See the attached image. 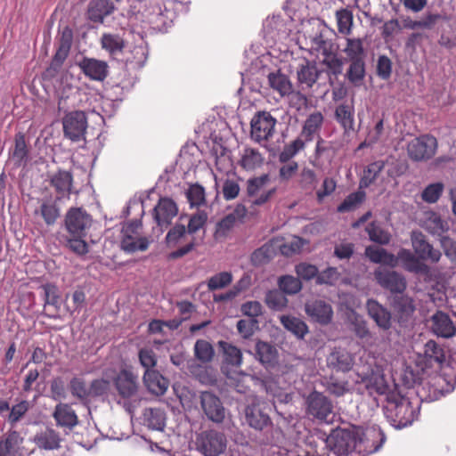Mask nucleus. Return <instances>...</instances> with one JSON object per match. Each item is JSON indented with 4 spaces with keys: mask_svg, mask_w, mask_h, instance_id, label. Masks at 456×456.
Masks as SVG:
<instances>
[{
    "mask_svg": "<svg viewBox=\"0 0 456 456\" xmlns=\"http://www.w3.org/2000/svg\"><path fill=\"white\" fill-rule=\"evenodd\" d=\"M338 30L344 35H349L353 26V12L348 8H343L336 12Z\"/></svg>",
    "mask_w": 456,
    "mask_h": 456,
    "instance_id": "nucleus-54",
    "label": "nucleus"
},
{
    "mask_svg": "<svg viewBox=\"0 0 456 456\" xmlns=\"http://www.w3.org/2000/svg\"><path fill=\"white\" fill-rule=\"evenodd\" d=\"M343 53L346 54L347 61H365L367 53L364 48V39L360 37H346Z\"/></svg>",
    "mask_w": 456,
    "mask_h": 456,
    "instance_id": "nucleus-40",
    "label": "nucleus"
},
{
    "mask_svg": "<svg viewBox=\"0 0 456 456\" xmlns=\"http://www.w3.org/2000/svg\"><path fill=\"white\" fill-rule=\"evenodd\" d=\"M365 255L370 262L375 264H383L392 268L397 266V258L392 253L382 248L369 246L365 249Z\"/></svg>",
    "mask_w": 456,
    "mask_h": 456,
    "instance_id": "nucleus-39",
    "label": "nucleus"
},
{
    "mask_svg": "<svg viewBox=\"0 0 456 456\" xmlns=\"http://www.w3.org/2000/svg\"><path fill=\"white\" fill-rule=\"evenodd\" d=\"M53 417L57 426L72 429L78 423L76 411L68 403H58L53 411Z\"/></svg>",
    "mask_w": 456,
    "mask_h": 456,
    "instance_id": "nucleus-31",
    "label": "nucleus"
},
{
    "mask_svg": "<svg viewBox=\"0 0 456 456\" xmlns=\"http://www.w3.org/2000/svg\"><path fill=\"white\" fill-rule=\"evenodd\" d=\"M101 45L110 57L118 59L122 54L126 43L119 34L104 33L101 37Z\"/></svg>",
    "mask_w": 456,
    "mask_h": 456,
    "instance_id": "nucleus-35",
    "label": "nucleus"
},
{
    "mask_svg": "<svg viewBox=\"0 0 456 456\" xmlns=\"http://www.w3.org/2000/svg\"><path fill=\"white\" fill-rule=\"evenodd\" d=\"M278 285L280 290L284 294L295 295L302 289V283L300 280L292 275H283L279 278Z\"/></svg>",
    "mask_w": 456,
    "mask_h": 456,
    "instance_id": "nucleus-55",
    "label": "nucleus"
},
{
    "mask_svg": "<svg viewBox=\"0 0 456 456\" xmlns=\"http://www.w3.org/2000/svg\"><path fill=\"white\" fill-rule=\"evenodd\" d=\"M167 415L161 408H146L142 413L143 425L156 431H163L166 427Z\"/></svg>",
    "mask_w": 456,
    "mask_h": 456,
    "instance_id": "nucleus-34",
    "label": "nucleus"
},
{
    "mask_svg": "<svg viewBox=\"0 0 456 456\" xmlns=\"http://www.w3.org/2000/svg\"><path fill=\"white\" fill-rule=\"evenodd\" d=\"M309 44L312 51L322 56L338 49V45L335 43L331 33L325 28L310 36Z\"/></svg>",
    "mask_w": 456,
    "mask_h": 456,
    "instance_id": "nucleus-23",
    "label": "nucleus"
},
{
    "mask_svg": "<svg viewBox=\"0 0 456 456\" xmlns=\"http://www.w3.org/2000/svg\"><path fill=\"white\" fill-rule=\"evenodd\" d=\"M255 350L256 359L266 368L273 366L277 362L278 351L270 343L257 341Z\"/></svg>",
    "mask_w": 456,
    "mask_h": 456,
    "instance_id": "nucleus-38",
    "label": "nucleus"
},
{
    "mask_svg": "<svg viewBox=\"0 0 456 456\" xmlns=\"http://www.w3.org/2000/svg\"><path fill=\"white\" fill-rule=\"evenodd\" d=\"M4 444V450L9 453V456H20V445L23 442V437L16 430H9L4 439L0 440Z\"/></svg>",
    "mask_w": 456,
    "mask_h": 456,
    "instance_id": "nucleus-47",
    "label": "nucleus"
},
{
    "mask_svg": "<svg viewBox=\"0 0 456 456\" xmlns=\"http://www.w3.org/2000/svg\"><path fill=\"white\" fill-rule=\"evenodd\" d=\"M366 199V193L363 189L348 194L345 200L338 206L337 210L339 213L351 212L356 209Z\"/></svg>",
    "mask_w": 456,
    "mask_h": 456,
    "instance_id": "nucleus-45",
    "label": "nucleus"
},
{
    "mask_svg": "<svg viewBox=\"0 0 456 456\" xmlns=\"http://www.w3.org/2000/svg\"><path fill=\"white\" fill-rule=\"evenodd\" d=\"M177 213L178 208L173 200L161 198L153 208V218L158 226L161 228L167 227Z\"/></svg>",
    "mask_w": 456,
    "mask_h": 456,
    "instance_id": "nucleus-21",
    "label": "nucleus"
},
{
    "mask_svg": "<svg viewBox=\"0 0 456 456\" xmlns=\"http://www.w3.org/2000/svg\"><path fill=\"white\" fill-rule=\"evenodd\" d=\"M263 154L255 148L246 147L243 149L239 160V165L247 171H254L264 165Z\"/></svg>",
    "mask_w": 456,
    "mask_h": 456,
    "instance_id": "nucleus-36",
    "label": "nucleus"
},
{
    "mask_svg": "<svg viewBox=\"0 0 456 456\" xmlns=\"http://www.w3.org/2000/svg\"><path fill=\"white\" fill-rule=\"evenodd\" d=\"M411 240L414 252L419 259L432 263H436L440 260L442 256L440 250L434 248V247L427 241L423 233L420 232H412Z\"/></svg>",
    "mask_w": 456,
    "mask_h": 456,
    "instance_id": "nucleus-18",
    "label": "nucleus"
},
{
    "mask_svg": "<svg viewBox=\"0 0 456 456\" xmlns=\"http://www.w3.org/2000/svg\"><path fill=\"white\" fill-rule=\"evenodd\" d=\"M244 412L245 420L250 428L260 431L271 428V418L264 411L260 403L254 401L248 404L244 410Z\"/></svg>",
    "mask_w": 456,
    "mask_h": 456,
    "instance_id": "nucleus-17",
    "label": "nucleus"
},
{
    "mask_svg": "<svg viewBox=\"0 0 456 456\" xmlns=\"http://www.w3.org/2000/svg\"><path fill=\"white\" fill-rule=\"evenodd\" d=\"M280 321L282 326L298 339H304L305 336L309 331L306 323L297 317L281 315Z\"/></svg>",
    "mask_w": 456,
    "mask_h": 456,
    "instance_id": "nucleus-42",
    "label": "nucleus"
},
{
    "mask_svg": "<svg viewBox=\"0 0 456 456\" xmlns=\"http://www.w3.org/2000/svg\"><path fill=\"white\" fill-rule=\"evenodd\" d=\"M58 201H44L40 206V214L47 225L55 224L60 216V209L57 207Z\"/></svg>",
    "mask_w": 456,
    "mask_h": 456,
    "instance_id": "nucleus-56",
    "label": "nucleus"
},
{
    "mask_svg": "<svg viewBox=\"0 0 456 456\" xmlns=\"http://www.w3.org/2000/svg\"><path fill=\"white\" fill-rule=\"evenodd\" d=\"M187 233L188 232L184 224H175L166 235L167 247H175L185 239Z\"/></svg>",
    "mask_w": 456,
    "mask_h": 456,
    "instance_id": "nucleus-60",
    "label": "nucleus"
},
{
    "mask_svg": "<svg viewBox=\"0 0 456 456\" xmlns=\"http://www.w3.org/2000/svg\"><path fill=\"white\" fill-rule=\"evenodd\" d=\"M334 118L343 128L345 135H350L352 133L356 132L354 126V107L353 104H338L335 109Z\"/></svg>",
    "mask_w": 456,
    "mask_h": 456,
    "instance_id": "nucleus-29",
    "label": "nucleus"
},
{
    "mask_svg": "<svg viewBox=\"0 0 456 456\" xmlns=\"http://www.w3.org/2000/svg\"><path fill=\"white\" fill-rule=\"evenodd\" d=\"M298 184L305 191H314L318 184V178L314 169L304 167L299 175Z\"/></svg>",
    "mask_w": 456,
    "mask_h": 456,
    "instance_id": "nucleus-53",
    "label": "nucleus"
},
{
    "mask_svg": "<svg viewBox=\"0 0 456 456\" xmlns=\"http://www.w3.org/2000/svg\"><path fill=\"white\" fill-rule=\"evenodd\" d=\"M431 331L437 337L451 338L456 336V325L450 315L443 311L437 310L430 318Z\"/></svg>",
    "mask_w": 456,
    "mask_h": 456,
    "instance_id": "nucleus-19",
    "label": "nucleus"
},
{
    "mask_svg": "<svg viewBox=\"0 0 456 456\" xmlns=\"http://www.w3.org/2000/svg\"><path fill=\"white\" fill-rule=\"evenodd\" d=\"M112 382L121 399L128 401L138 397L139 379L130 367L121 368Z\"/></svg>",
    "mask_w": 456,
    "mask_h": 456,
    "instance_id": "nucleus-6",
    "label": "nucleus"
},
{
    "mask_svg": "<svg viewBox=\"0 0 456 456\" xmlns=\"http://www.w3.org/2000/svg\"><path fill=\"white\" fill-rule=\"evenodd\" d=\"M30 441L40 450L54 451L61 448V438L59 432L47 426L38 430Z\"/></svg>",
    "mask_w": 456,
    "mask_h": 456,
    "instance_id": "nucleus-22",
    "label": "nucleus"
},
{
    "mask_svg": "<svg viewBox=\"0 0 456 456\" xmlns=\"http://www.w3.org/2000/svg\"><path fill=\"white\" fill-rule=\"evenodd\" d=\"M270 180V175L264 174L247 181V195L251 205L263 206L274 196L276 187H268Z\"/></svg>",
    "mask_w": 456,
    "mask_h": 456,
    "instance_id": "nucleus-4",
    "label": "nucleus"
},
{
    "mask_svg": "<svg viewBox=\"0 0 456 456\" xmlns=\"http://www.w3.org/2000/svg\"><path fill=\"white\" fill-rule=\"evenodd\" d=\"M306 314L315 322L329 324L333 317V309L329 302L321 298L308 300L305 305Z\"/></svg>",
    "mask_w": 456,
    "mask_h": 456,
    "instance_id": "nucleus-14",
    "label": "nucleus"
},
{
    "mask_svg": "<svg viewBox=\"0 0 456 456\" xmlns=\"http://www.w3.org/2000/svg\"><path fill=\"white\" fill-rule=\"evenodd\" d=\"M149 245L150 241L146 237L124 235L121 239V248L126 253L144 251Z\"/></svg>",
    "mask_w": 456,
    "mask_h": 456,
    "instance_id": "nucleus-46",
    "label": "nucleus"
},
{
    "mask_svg": "<svg viewBox=\"0 0 456 456\" xmlns=\"http://www.w3.org/2000/svg\"><path fill=\"white\" fill-rule=\"evenodd\" d=\"M92 222L91 216L82 208H71L65 216V226L71 236L86 237Z\"/></svg>",
    "mask_w": 456,
    "mask_h": 456,
    "instance_id": "nucleus-12",
    "label": "nucleus"
},
{
    "mask_svg": "<svg viewBox=\"0 0 456 456\" xmlns=\"http://www.w3.org/2000/svg\"><path fill=\"white\" fill-rule=\"evenodd\" d=\"M31 404L27 400H21L18 403L10 408V412L7 417V421L12 427L15 426L28 411Z\"/></svg>",
    "mask_w": 456,
    "mask_h": 456,
    "instance_id": "nucleus-59",
    "label": "nucleus"
},
{
    "mask_svg": "<svg viewBox=\"0 0 456 456\" xmlns=\"http://www.w3.org/2000/svg\"><path fill=\"white\" fill-rule=\"evenodd\" d=\"M454 385L451 384L445 378L436 375L425 383L421 391H418L428 401H436L446 394L453 391Z\"/></svg>",
    "mask_w": 456,
    "mask_h": 456,
    "instance_id": "nucleus-15",
    "label": "nucleus"
},
{
    "mask_svg": "<svg viewBox=\"0 0 456 456\" xmlns=\"http://www.w3.org/2000/svg\"><path fill=\"white\" fill-rule=\"evenodd\" d=\"M384 168V163L381 161H375L367 166L363 170V175L360 180V189L368 188L377 179Z\"/></svg>",
    "mask_w": 456,
    "mask_h": 456,
    "instance_id": "nucleus-50",
    "label": "nucleus"
},
{
    "mask_svg": "<svg viewBox=\"0 0 456 456\" xmlns=\"http://www.w3.org/2000/svg\"><path fill=\"white\" fill-rule=\"evenodd\" d=\"M28 154L25 134L19 132L14 137V146L9 150V160L16 168L25 167L29 160Z\"/></svg>",
    "mask_w": 456,
    "mask_h": 456,
    "instance_id": "nucleus-25",
    "label": "nucleus"
},
{
    "mask_svg": "<svg viewBox=\"0 0 456 456\" xmlns=\"http://www.w3.org/2000/svg\"><path fill=\"white\" fill-rule=\"evenodd\" d=\"M320 76L316 64L303 60L297 68V86L301 90H309L316 83Z\"/></svg>",
    "mask_w": 456,
    "mask_h": 456,
    "instance_id": "nucleus-24",
    "label": "nucleus"
},
{
    "mask_svg": "<svg viewBox=\"0 0 456 456\" xmlns=\"http://www.w3.org/2000/svg\"><path fill=\"white\" fill-rule=\"evenodd\" d=\"M111 383L106 379H95L89 386V397L107 395L110 390Z\"/></svg>",
    "mask_w": 456,
    "mask_h": 456,
    "instance_id": "nucleus-63",
    "label": "nucleus"
},
{
    "mask_svg": "<svg viewBox=\"0 0 456 456\" xmlns=\"http://www.w3.org/2000/svg\"><path fill=\"white\" fill-rule=\"evenodd\" d=\"M200 403L205 418L216 424H222L226 417V409L220 397L212 391L200 394Z\"/></svg>",
    "mask_w": 456,
    "mask_h": 456,
    "instance_id": "nucleus-8",
    "label": "nucleus"
},
{
    "mask_svg": "<svg viewBox=\"0 0 456 456\" xmlns=\"http://www.w3.org/2000/svg\"><path fill=\"white\" fill-rule=\"evenodd\" d=\"M50 184L55 192V201H66L72 192L73 175L66 170H58L50 176Z\"/></svg>",
    "mask_w": 456,
    "mask_h": 456,
    "instance_id": "nucleus-16",
    "label": "nucleus"
},
{
    "mask_svg": "<svg viewBox=\"0 0 456 456\" xmlns=\"http://www.w3.org/2000/svg\"><path fill=\"white\" fill-rule=\"evenodd\" d=\"M186 198L191 208H200L206 203L205 189L199 183L191 184L186 191Z\"/></svg>",
    "mask_w": 456,
    "mask_h": 456,
    "instance_id": "nucleus-57",
    "label": "nucleus"
},
{
    "mask_svg": "<svg viewBox=\"0 0 456 456\" xmlns=\"http://www.w3.org/2000/svg\"><path fill=\"white\" fill-rule=\"evenodd\" d=\"M366 308L369 316L382 330H387L391 327V313L375 299H368Z\"/></svg>",
    "mask_w": 456,
    "mask_h": 456,
    "instance_id": "nucleus-30",
    "label": "nucleus"
},
{
    "mask_svg": "<svg viewBox=\"0 0 456 456\" xmlns=\"http://www.w3.org/2000/svg\"><path fill=\"white\" fill-rule=\"evenodd\" d=\"M348 61L349 66L345 74V78L354 86H362L366 76L365 61L354 60Z\"/></svg>",
    "mask_w": 456,
    "mask_h": 456,
    "instance_id": "nucleus-41",
    "label": "nucleus"
},
{
    "mask_svg": "<svg viewBox=\"0 0 456 456\" xmlns=\"http://www.w3.org/2000/svg\"><path fill=\"white\" fill-rule=\"evenodd\" d=\"M345 323L348 330L361 340L368 341L371 338V333L368 328L366 320L354 309L346 307L344 313Z\"/></svg>",
    "mask_w": 456,
    "mask_h": 456,
    "instance_id": "nucleus-20",
    "label": "nucleus"
},
{
    "mask_svg": "<svg viewBox=\"0 0 456 456\" xmlns=\"http://www.w3.org/2000/svg\"><path fill=\"white\" fill-rule=\"evenodd\" d=\"M69 389L71 395L79 400L83 401L89 398V387L82 378H72L69 381Z\"/></svg>",
    "mask_w": 456,
    "mask_h": 456,
    "instance_id": "nucleus-61",
    "label": "nucleus"
},
{
    "mask_svg": "<svg viewBox=\"0 0 456 456\" xmlns=\"http://www.w3.org/2000/svg\"><path fill=\"white\" fill-rule=\"evenodd\" d=\"M277 120L268 111H257L250 121V138L261 145L274 134Z\"/></svg>",
    "mask_w": 456,
    "mask_h": 456,
    "instance_id": "nucleus-3",
    "label": "nucleus"
},
{
    "mask_svg": "<svg viewBox=\"0 0 456 456\" xmlns=\"http://www.w3.org/2000/svg\"><path fill=\"white\" fill-rule=\"evenodd\" d=\"M424 357L429 365L442 364L445 361L444 350L434 340H428L424 346Z\"/></svg>",
    "mask_w": 456,
    "mask_h": 456,
    "instance_id": "nucleus-44",
    "label": "nucleus"
},
{
    "mask_svg": "<svg viewBox=\"0 0 456 456\" xmlns=\"http://www.w3.org/2000/svg\"><path fill=\"white\" fill-rule=\"evenodd\" d=\"M327 365L336 371L347 372L354 365V358L346 349L336 347L328 355Z\"/></svg>",
    "mask_w": 456,
    "mask_h": 456,
    "instance_id": "nucleus-28",
    "label": "nucleus"
},
{
    "mask_svg": "<svg viewBox=\"0 0 456 456\" xmlns=\"http://www.w3.org/2000/svg\"><path fill=\"white\" fill-rule=\"evenodd\" d=\"M323 120V115L320 111L311 113L303 125L300 134L301 137L304 138L305 142L313 141L314 136L319 134Z\"/></svg>",
    "mask_w": 456,
    "mask_h": 456,
    "instance_id": "nucleus-37",
    "label": "nucleus"
},
{
    "mask_svg": "<svg viewBox=\"0 0 456 456\" xmlns=\"http://www.w3.org/2000/svg\"><path fill=\"white\" fill-rule=\"evenodd\" d=\"M386 436L376 426L362 432L356 426L337 428L324 439L321 440L322 451L327 450L330 454L337 456H354V451L364 452L368 454L378 452L384 444Z\"/></svg>",
    "mask_w": 456,
    "mask_h": 456,
    "instance_id": "nucleus-2",
    "label": "nucleus"
},
{
    "mask_svg": "<svg viewBox=\"0 0 456 456\" xmlns=\"http://www.w3.org/2000/svg\"><path fill=\"white\" fill-rule=\"evenodd\" d=\"M195 358L201 363L210 362L215 355L212 345L204 339H198L193 347Z\"/></svg>",
    "mask_w": 456,
    "mask_h": 456,
    "instance_id": "nucleus-49",
    "label": "nucleus"
},
{
    "mask_svg": "<svg viewBox=\"0 0 456 456\" xmlns=\"http://www.w3.org/2000/svg\"><path fill=\"white\" fill-rule=\"evenodd\" d=\"M437 141L430 134H422L411 140L407 144V153L413 161L430 159L436 152Z\"/></svg>",
    "mask_w": 456,
    "mask_h": 456,
    "instance_id": "nucleus-9",
    "label": "nucleus"
},
{
    "mask_svg": "<svg viewBox=\"0 0 456 456\" xmlns=\"http://www.w3.org/2000/svg\"><path fill=\"white\" fill-rule=\"evenodd\" d=\"M83 73L92 80L103 81L109 73V66L106 61L84 58L79 62Z\"/></svg>",
    "mask_w": 456,
    "mask_h": 456,
    "instance_id": "nucleus-27",
    "label": "nucleus"
},
{
    "mask_svg": "<svg viewBox=\"0 0 456 456\" xmlns=\"http://www.w3.org/2000/svg\"><path fill=\"white\" fill-rule=\"evenodd\" d=\"M265 303L274 311H281L287 306L288 299L281 290H270L266 293Z\"/></svg>",
    "mask_w": 456,
    "mask_h": 456,
    "instance_id": "nucleus-58",
    "label": "nucleus"
},
{
    "mask_svg": "<svg viewBox=\"0 0 456 456\" xmlns=\"http://www.w3.org/2000/svg\"><path fill=\"white\" fill-rule=\"evenodd\" d=\"M386 362L382 357L368 354L364 363L357 368L360 382L370 395H387L384 413L387 420L395 428L401 429L412 424L419 413V403L412 402L400 393H387L388 385L385 379Z\"/></svg>",
    "mask_w": 456,
    "mask_h": 456,
    "instance_id": "nucleus-1",
    "label": "nucleus"
},
{
    "mask_svg": "<svg viewBox=\"0 0 456 456\" xmlns=\"http://www.w3.org/2000/svg\"><path fill=\"white\" fill-rule=\"evenodd\" d=\"M268 82L270 86L273 90L277 91L281 96L291 94L292 99H302L306 101V97L303 94L299 92H293V86L289 78L280 71L271 72L268 75Z\"/></svg>",
    "mask_w": 456,
    "mask_h": 456,
    "instance_id": "nucleus-26",
    "label": "nucleus"
},
{
    "mask_svg": "<svg viewBox=\"0 0 456 456\" xmlns=\"http://www.w3.org/2000/svg\"><path fill=\"white\" fill-rule=\"evenodd\" d=\"M69 51L70 48L58 45L51 64L45 72V77H53L59 72L64 61L69 55Z\"/></svg>",
    "mask_w": 456,
    "mask_h": 456,
    "instance_id": "nucleus-51",
    "label": "nucleus"
},
{
    "mask_svg": "<svg viewBox=\"0 0 456 456\" xmlns=\"http://www.w3.org/2000/svg\"><path fill=\"white\" fill-rule=\"evenodd\" d=\"M338 49L322 56V63L326 67L327 73L338 77L343 72L344 60L338 56Z\"/></svg>",
    "mask_w": 456,
    "mask_h": 456,
    "instance_id": "nucleus-48",
    "label": "nucleus"
},
{
    "mask_svg": "<svg viewBox=\"0 0 456 456\" xmlns=\"http://www.w3.org/2000/svg\"><path fill=\"white\" fill-rule=\"evenodd\" d=\"M86 128L87 118L82 110L69 112L63 118L64 134L73 142L84 139Z\"/></svg>",
    "mask_w": 456,
    "mask_h": 456,
    "instance_id": "nucleus-13",
    "label": "nucleus"
},
{
    "mask_svg": "<svg viewBox=\"0 0 456 456\" xmlns=\"http://www.w3.org/2000/svg\"><path fill=\"white\" fill-rule=\"evenodd\" d=\"M374 278L377 283L392 295L397 296L404 293L407 281L404 275L399 272L385 267H379L374 271Z\"/></svg>",
    "mask_w": 456,
    "mask_h": 456,
    "instance_id": "nucleus-7",
    "label": "nucleus"
},
{
    "mask_svg": "<svg viewBox=\"0 0 456 456\" xmlns=\"http://www.w3.org/2000/svg\"><path fill=\"white\" fill-rule=\"evenodd\" d=\"M197 445L205 456H218L226 450L227 438L224 433L210 429L198 436Z\"/></svg>",
    "mask_w": 456,
    "mask_h": 456,
    "instance_id": "nucleus-10",
    "label": "nucleus"
},
{
    "mask_svg": "<svg viewBox=\"0 0 456 456\" xmlns=\"http://www.w3.org/2000/svg\"><path fill=\"white\" fill-rule=\"evenodd\" d=\"M143 383L148 390L156 395H162L168 388L169 381L158 370H144Z\"/></svg>",
    "mask_w": 456,
    "mask_h": 456,
    "instance_id": "nucleus-33",
    "label": "nucleus"
},
{
    "mask_svg": "<svg viewBox=\"0 0 456 456\" xmlns=\"http://www.w3.org/2000/svg\"><path fill=\"white\" fill-rule=\"evenodd\" d=\"M444 184L440 182L428 184L421 193V199L427 203H435L444 191Z\"/></svg>",
    "mask_w": 456,
    "mask_h": 456,
    "instance_id": "nucleus-64",
    "label": "nucleus"
},
{
    "mask_svg": "<svg viewBox=\"0 0 456 456\" xmlns=\"http://www.w3.org/2000/svg\"><path fill=\"white\" fill-rule=\"evenodd\" d=\"M273 245L265 243L252 253L250 260L254 266H261L267 264L273 258Z\"/></svg>",
    "mask_w": 456,
    "mask_h": 456,
    "instance_id": "nucleus-52",
    "label": "nucleus"
},
{
    "mask_svg": "<svg viewBox=\"0 0 456 456\" xmlns=\"http://www.w3.org/2000/svg\"><path fill=\"white\" fill-rule=\"evenodd\" d=\"M218 346L224 354V361L226 364L239 367L242 363V353L240 348L232 344L221 340Z\"/></svg>",
    "mask_w": 456,
    "mask_h": 456,
    "instance_id": "nucleus-43",
    "label": "nucleus"
},
{
    "mask_svg": "<svg viewBox=\"0 0 456 456\" xmlns=\"http://www.w3.org/2000/svg\"><path fill=\"white\" fill-rule=\"evenodd\" d=\"M306 414L322 422H330L333 419L332 402L322 393L314 391L305 399Z\"/></svg>",
    "mask_w": 456,
    "mask_h": 456,
    "instance_id": "nucleus-5",
    "label": "nucleus"
},
{
    "mask_svg": "<svg viewBox=\"0 0 456 456\" xmlns=\"http://www.w3.org/2000/svg\"><path fill=\"white\" fill-rule=\"evenodd\" d=\"M114 10V4L110 0H93L88 4L87 18L93 22L102 23Z\"/></svg>",
    "mask_w": 456,
    "mask_h": 456,
    "instance_id": "nucleus-32",
    "label": "nucleus"
},
{
    "mask_svg": "<svg viewBox=\"0 0 456 456\" xmlns=\"http://www.w3.org/2000/svg\"><path fill=\"white\" fill-rule=\"evenodd\" d=\"M394 319L401 327H408L413 322V316L416 310L414 299L403 293L394 296L391 299Z\"/></svg>",
    "mask_w": 456,
    "mask_h": 456,
    "instance_id": "nucleus-11",
    "label": "nucleus"
},
{
    "mask_svg": "<svg viewBox=\"0 0 456 456\" xmlns=\"http://www.w3.org/2000/svg\"><path fill=\"white\" fill-rule=\"evenodd\" d=\"M369 238L371 241L380 245H387L390 241V234L382 229L380 226L376 225L374 223L370 224L366 227Z\"/></svg>",
    "mask_w": 456,
    "mask_h": 456,
    "instance_id": "nucleus-62",
    "label": "nucleus"
}]
</instances>
